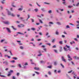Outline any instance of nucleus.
<instances>
[{
  "instance_id": "1",
  "label": "nucleus",
  "mask_w": 79,
  "mask_h": 79,
  "mask_svg": "<svg viewBox=\"0 0 79 79\" xmlns=\"http://www.w3.org/2000/svg\"><path fill=\"white\" fill-rule=\"evenodd\" d=\"M66 47H67L68 48H66L65 47L64 48V51H68V50H69V52H71V48H70V46H68V45H66L65 46Z\"/></svg>"
},
{
  "instance_id": "2",
  "label": "nucleus",
  "mask_w": 79,
  "mask_h": 79,
  "mask_svg": "<svg viewBox=\"0 0 79 79\" xmlns=\"http://www.w3.org/2000/svg\"><path fill=\"white\" fill-rule=\"evenodd\" d=\"M19 19L20 20H21L24 23L26 24V23L25 22V20L24 19V18L23 17H20Z\"/></svg>"
},
{
  "instance_id": "3",
  "label": "nucleus",
  "mask_w": 79,
  "mask_h": 79,
  "mask_svg": "<svg viewBox=\"0 0 79 79\" xmlns=\"http://www.w3.org/2000/svg\"><path fill=\"white\" fill-rule=\"evenodd\" d=\"M3 23H4L5 24H7V25H9L10 24V22L8 21H6V22L3 21Z\"/></svg>"
},
{
  "instance_id": "4",
  "label": "nucleus",
  "mask_w": 79,
  "mask_h": 79,
  "mask_svg": "<svg viewBox=\"0 0 79 79\" xmlns=\"http://www.w3.org/2000/svg\"><path fill=\"white\" fill-rule=\"evenodd\" d=\"M61 59H62V61H64V62L65 63L66 62V59H64V56H62Z\"/></svg>"
},
{
  "instance_id": "5",
  "label": "nucleus",
  "mask_w": 79,
  "mask_h": 79,
  "mask_svg": "<svg viewBox=\"0 0 79 79\" xmlns=\"http://www.w3.org/2000/svg\"><path fill=\"white\" fill-rule=\"evenodd\" d=\"M6 29L8 32L9 33H11V30H10V28L8 27H6Z\"/></svg>"
},
{
  "instance_id": "6",
  "label": "nucleus",
  "mask_w": 79,
  "mask_h": 79,
  "mask_svg": "<svg viewBox=\"0 0 79 79\" xmlns=\"http://www.w3.org/2000/svg\"><path fill=\"white\" fill-rule=\"evenodd\" d=\"M6 10H7L8 15H11V12H10V11H9L7 9H6Z\"/></svg>"
},
{
  "instance_id": "7",
  "label": "nucleus",
  "mask_w": 79,
  "mask_h": 79,
  "mask_svg": "<svg viewBox=\"0 0 79 79\" xmlns=\"http://www.w3.org/2000/svg\"><path fill=\"white\" fill-rule=\"evenodd\" d=\"M59 48H60L59 51L60 52H61L63 51V48L61 46H60L59 47Z\"/></svg>"
},
{
  "instance_id": "8",
  "label": "nucleus",
  "mask_w": 79,
  "mask_h": 79,
  "mask_svg": "<svg viewBox=\"0 0 79 79\" xmlns=\"http://www.w3.org/2000/svg\"><path fill=\"white\" fill-rule=\"evenodd\" d=\"M3 64H5V63L6 64V65H8V62L5 61L3 62Z\"/></svg>"
},
{
  "instance_id": "9",
  "label": "nucleus",
  "mask_w": 79,
  "mask_h": 79,
  "mask_svg": "<svg viewBox=\"0 0 79 79\" xmlns=\"http://www.w3.org/2000/svg\"><path fill=\"white\" fill-rule=\"evenodd\" d=\"M53 51L55 53H58V51L56 49H53Z\"/></svg>"
},
{
  "instance_id": "10",
  "label": "nucleus",
  "mask_w": 79,
  "mask_h": 79,
  "mask_svg": "<svg viewBox=\"0 0 79 79\" xmlns=\"http://www.w3.org/2000/svg\"><path fill=\"white\" fill-rule=\"evenodd\" d=\"M5 0H2V1H1V3L2 4H4L5 3Z\"/></svg>"
},
{
  "instance_id": "11",
  "label": "nucleus",
  "mask_w": 79,
  "mask_h": 79,
  "mask_svg": "<svg viewBox=\"0 0 79 79\" xmlns=\"http://www.w3.org/2000/svg\"><path fill=\"white\" fill-rule=\"evenodd\" d=\"M5 39H3L2 40H1V41H0V42L1 43H3V42L4 41H5Z\"/></svg>"
},
{
  "instance_id": "12",
  "label": "nucleus",
  "mask_w": 79,
  "mask_h": 79,
  "mask_svg": "<svg viewBox=\"0 0 79 79\" xmlns=\"http://www.w3.org/2000/svg\"><path fill=\"white\" fill-rule=\"evenodd\" d=\"M11 27L12 28H13V29L14 30H15V31H16V30H17V29H16V28H15V27H14L13 26H12Z\"/></svg>"
},
{
  "instance_id": "13",
  "label": "nucleus",
  "mask_w": 79,
  "mask_h": 79,
  "mask_svg": "<svg viewBox=\"0 0 79 79\" xmlns=\"http://www.w3.org/2000/svg\"><path fill=\"white\" fill-rule=\"evenodd\" d=\"M56 35H59L60 34H59V32H58L57 31H56Z\"/></svg>"
},
{
  "instance_id": "14",
  "label": "nucleus",
  "mask_w": 79,
  "mask_h": 79,
  "mask_svg": "<svg viewBox=\"0 0 79 79\" xmlns=\"http://www.w3.org/2000/svg\"><path fill=\"white\" fill-rule=\"evenodd\" d=\"M19 48H20V49H21V50H23L24 49V47H23V46H20Z\"/></svg>"
},
{
  "instance_id": "15",
  "label": "nucleus",
  "mask_w": 79,
  "mask_h": 79,
  "mask_svg": "<svg viewBox=\"0 0 79 79\" xmlns=\"http://www.w3.org/2000/svg\"><path fill=\"white\" fill-rule=\"evenodd\" d=\"M72 74H73L74 76H77V75L76 74V73L74 72H73Z\"/></svg>"
},
{
  "instance_id": "16",
  "label": "nucleus",
  "mask_w": 79,
  "mask_h": 79,
  "mask_svg": "<svg viewBox=\"0 0 79 79\" xmlns=\"http://www.w3.org/2000/svg\"><path fill=\"white\" fill-rule=\"evenodd\" d=\"M10 16H12V17H15V15L13 14V13H12L11 14Z\"/></svg>"
},
{
  "instance_id": "17",
  "label": "nucleus",
  "mask_w": 79,
  "mask_h": 79,
  "mask_svg": "<svg viewBox=\"0 0 79 79\" xmlns=\"http://www.w3.org/2000/svg\"><path fill=\"white\" fill-rule=\"evenodd\" d=\"M23 10V8H20L19 9H18V11H22Z\"/></svg>"
},
{
  "instance_id": "18",
  "label": "nucleus",
  "mask_w": 79,
  "mask_h": 79,
  "mask_svg": "<svg viewBox=\"0 0 79 79\" xmlns=\"http://www.w3.org/2000/svg\"><path fill=\"white\" fill-rule=\"evenodd\" d=\"M41 10L42 11H45V9H44V8H41Z\"/></svg>"
},
{
  "instance_id": "19",
  "label": "nucleus",
  "mask_w": 79,
  "mask_h": 79,
  "mask_svg": "<svg viewBox=\"0 0 79 79\" xmlns=\"http://www.w3.org/2000/svg\"><path fill=\"white\" fill-rule=\"evenodd\" d=\"M34 69H35V70H39V68H37V67H35Z\"/></svg>"
},
{
  "instance_id": "20",
  "label": "nucleus",
  "mask_w": 79,
  "mask_h": 79,
  "mask_svg": "<svg viewBox=\"0 0 79 79\" xmlns=\"http://www.w3.org/2000/svg\"><path fill=\"white\" fill-rule=\"evenodd\" d=\"M40 63L41 64L45 63V61H40Z\"/></svg>"
},
{
  "instance_id": "21",
  "label": "nucleus",
  "mask_w": 79,
  "mask_h": 79,
  "mask_svg": "<svg viewBox=\"0 0 79 79\" xmlns=\"http://www.w3.org/2000/svg\"><path fill=\"white\" fill-rule=\"evenodd\" d=\"M30 61H31V63L32 64H34V62L32 61V59L30 60Z\"/></svg>"
},
{
  "instance_id": "22",
  "label": "nucleus",
  "mask_w": 79,
  "mask_h": 79,
  "mask_svg": "<svg viewBox=\"0 0 79 79\" xmlns=\"http://www.w3.org/2000/svg\"><path fill=\"white\" fill-rule=\"evenodd\" d=\"M21 27H24L25 25H24L23 24H21L20 25Z\"/></svg>"
},
{
  "instance_id": "23",
  "label": "nucleus",
  "mask_w": 79,
  "mask_h": 79,
  "mask_svg": "<svg viewBox=\"0 0 79 79\" xmlns=\"http://www.w3.org/2000/svg\"><path fill=\"white\" fill-rule=\"evenodd\" d=\"M48 68H49V69H52V66H49L47 67Z\"/></svg>"
},
{
  "instance_id": "24",
  "label": "nucleus",
  "mask_w": 79,
  "mask_h": 79,
  "mask_svg": "<svg viewBox=\"0 0 79 79\" xmlns=\"http://www.w3.org/2000/svg\"><path fill=\"white\" fill-rule=\"evenodd\" d=\"M9 73H13V70H10V71L9 72H8Z\"/></svg>"
},
{
  "instance_id": "25",
  "label": "nucleus",
  "mask_w": 79,
  "mask_h": 79,
  "mask_svg": "<svg viewBox=\"0 0 79 79\" xmlns=\"http://www.w3.org/2000/svg\"><path fill=\"white\" fill-rule=\"evenodd\" d=\"M75 44V42L74 41H72V42H70V44L71 45H73V44Z\"/></svg>"
},
{
  "instance_id": "26",
  "label": "nucleus",
  "mask_w": 79,
  "mask_h": 79,
  "mask_svg": "<svg viewBox=\"0 0 79 79\" xmlns=\"http://www.w3.org/2000/svg\"><path fill=\"white\" fill-rule=\"evenodd\" d=\"M13 59L14 60H18V58L17 57H13Z\"/></svg>"
},
{
  "instance_id": "27",
  "label": "nucleus",
  "mask_w": 79,
  "mask_h": 79,
  "mask_svg": "<svg viewBox=\"0 0 79 79\" xmlns=\"http://www.w3.org/2000/svg\"><path fill=\"white\" fill-rule=\"evenodd\" d=\"M10 63H15V60H11V61H10Z\"/></svg>"
},
{
  "instance_id": "28",
  "label": "nucleus",
  "mask_w": 79,
  "mask_h": 79,
  "mask_svg": "<svg viewBox=\"0 0 79 79\" xmlns=\"http://www.w3.org/2000/svg\"><path fill=\"white\" fill-rule=\"evenodd\" d=\"M0 76L1 77H6V76H5L4 75H2L0 74Z\"/></svg>"
},
{
  "instance_id": "29",
  "label": "nucleus",
  "mask_w": 79,
  "mask_h": 79,
  "mask_svg": "<svg viewBox=\"0 0 79 79\" xmlns=\"http://www.w3.org/2000/svg\"><path fill=\"white\" fill-rule=\"evenodd\" d=\"M57 24H58V25H61V23L59 22H57Z\"/></svg>"
},
{
  "instance_id": "30",
  "label": "nucleus",
  "mask_w": 79,
  "mask_h": 79,
  "mask_svg": "<svg viewBox=\"0 0 79 79\" xmlns=\"http://www.w3.org/2000/svg\"><path fill=\"white\" fill-rule=\"evenodd\" d=\"M39 20L40 23H41V24H43V22H42V20H40V19H39Z\"/></svg>"
},
{
  "instance_id": "31",
  "label": "nucleus",
  "mask_w": 79,
  "mask_h": 79,
  "mask_svg": "<svg viewBox=\"0 0 79 79\" xmlns=\"http://www.w3.org/2000/svg\"><path fill=\"white\" fill-rule=\"evenodd\" d=\"M67 57L68 58H69V59L71 58V56H70L69 54L67 55Z\"/></svg>"
},
{
  "instance_id": "32",
  "label": "nucleus",
  "mask_w": 79,
  "mask_h": 79,
  "mask_svg": "<svg viewBox=\"0 0 79 79\" xmlns=\"http://www.w3.org/2000/svg\"><path fill=\"white\" fill-rule=\"evenodd\" d=\"M59 44H61V45H62V44H63V41H59Z\"/></svg>"
},
{
  "instance_id": "33",
  "label": "nucleus",
  "mask_w": 79,
  "mask_h": 79,
  "mask_svg": "<svg viewBox=\"0 0 79 79\" xmlns=\"http://www.w3.org/2000/svg\"><path fill=\"white\" fill-rule=\"evenodd\" d=\"M57 63H57V62H55L54 63V65H55V66H56V65H57Z\"/></svg>"
},
{
  "instance_id": "34",
  "label": "nucleus",
  "mask_w": 79,
  "mask_h": 79,
  "mask_svg": "<svg viewBox=\"0 0 79 79\" xmlns=\"http://www.w3.org/2000/svg\"><path fill=\"white\" fill-rule=\"evenodd\" d=\"M31 19V21L32 23H34V19Z\"/></svg>"
},
{
  "instance_id": "35",
  "label": "nucleus",
  "mask_w": 79,
  "mask_h": 79,
  "mask_svg": "<svg viewBox=\"0 0 79 79\" xmlns=\"http://www.w3.org/2000/svg\"><path fill=\"white\" fill-rule=\"evenodd\" d=\"M48 13L49 14H50V13H52V10H49L48 11Z\"/></svg>"
},
{
  "instance_id": "36",
  "label": "nucleus",
  "mask_w": 79,
  "mask_h": 79,
  "mask_svg": "<svg viewBox=\"0 0 79 79\" xmlns=\"http://www.w3.org/2000/svg\"><path fill=\"white\" fill-rule=\"evenodd\" d=\"M60 65H61V66L63 68H64V65H63V64H60Z\"/></svg>"
},
{
  "instance_id": "37",
  "label": "nucleus",
  "mask_w": 79,
  "mask_h": 79,
  "mask_svg": "<svg viewBox=\"0 0 79 79\" xmlns=\"http://www.w3.org/2000/svg\"><path fill=\"white\" fill-rule=\"evenodd\" d=\"M73 6H68V8H72V7H73Z\"/></svg>"
},
{
  "instance_id": "38",
  "label": "nucleus",
  "mask_w": 79,
  "mask_h": 79,
  "mask_svg": "<svg viewBox=\"0 0 79 79\" xmlns=\"http://www.w3.org/2000/svg\"><path fill=\"white\" fill-rule=\"evenodd\" d=\"M44 4H47V5H50V3L46 2H44Z\"/></svg>"
},
{
  "instance_id": "39",
  "label": "nucleus",
  "mask_w": 79,
  "mask_h": 79,
  "mask_svg": "<svg viewBox=\"0 0 79 79\" xmlns=\"http://www.w3.org/2000/svg\"><path fill=\"white\" fill-rule=\"evenodd\" d=\"M34 10L36 12H37L38 11V9H34Z\"/></svg>"
},
{
  "instance_id": "40",
  "label": "nucleus",
  "mask_w": 79,
  "mask_h": 79,
  "mask_svg": "<svg viewBox=\"0 0 79 79\" xmlns=\"http://www.w3.org/2000/svg\"><path fill=\"white\" fill-rule=\"evenodd\" d=\"M17 33V34H22V35H24V34L20 32H18Z\"/></svg>"
},
{
  "instance_id": "41",
  "label": "nucleus",
  "mask_w": 79,
  "mask_h": 79,
  "mask_svg": "<svg viewBox=\"0 0 79 79\" xmlns=\"http://www.w3.org/2000/svg\"><path fill=\"white\" fill-rule=\"evenodd\" d=\"M42 55V53H40V54L38 55V56H41Z\"/></svg>"
},
{
  "instance_id": "42",
  "label": "nucleus",
  "mask_w": 79,
  "mask_h": 79,
  "mask_svg": "<svg viewBox=\"0 0 79 79\" xmlns=\"http://www.w3.org/2000/svg\"><path fill=\"white\" fill-rule=\"evenodd\" d=\"M8 52H10V53L11 55L12 56H13V54L11 53V51H9Z\"/></svg>"
},
{
  "instance_id": "43",
  "label": "nucleus",
  "mask_w": 79,
  "mask_h": 79,
  "mask_svg": "<svg viewBox=\"0 0 79 79\" xmlns=\"http://www.w3.org/2000/svg\"><path fill=\"white\" fill-rule=\"evenodd\" d=\"M8 42L7 41H5L4 42L5 44H8Z\"/></svg>"
},
{
  "instance_id": "44",
  "label": "nucleus",
  "mask_w": 79,
  "mask_h": 79,
  "mask_svg": "<svg viewBox=\"0 0 79 79\" xmlns=\"http://www.w3.org/2000/svg\"><path fill=\"white\" fill-rule=\"evenodd\" d=\"M73 58L75 60H77V56H74L73 57Z\"/></svg>"
},
{
  "instance_id": "45",
  "label": "nucleus",
  "mask_w": 79,
  "mask_h": 79,
  "mask_svg": "<svg viewBox=\"0 0 79 79\" xmlns=\"http://www.w3.org/2000/svg\"><path fill=\"white\" fill-rule=\"evenodd\" d=\"M35 73H36V74H38V75H39L40 74L39 73L35 71Z\"/></svg>"
},
{
  "instance_id": "46",
  "label": "nucleus",
  "mask_w": 79,
  "mask_h": 79,
  "mask_svg": "<svg viewBox=\"0 0 79 79\" xmlns=\"http://www.w3.org/2000/svg\"><path fill=\"white\" fill-rule=\"evenodd\" d=\"M43 50L44 51V52H47V49H46V48H43Z\"/></svg>"
},
{
  "instance_id": "47",
  "label": "nucleus",
  "mask_w": 79,
  "mask_h": 79,
  "mask_svg": "<svg viewBox=\"0 0 79 79\" xmlns=\"http://www.w3.org/2000/svg\"><path fill=\"white\" fill-rule=\"evenodd\" d=\"M18 66L20 68H21L22 67L21 65V64H18Z\"/></svg>"
},
{
  "instance_id": "48",
  "label": "nucleus",
  "mask_w": 79,
  "mask_h": 79,
  "mask_svg": "<svg viewBox=\"0 0 79 79\" xmlns=\"http://www.w3.org/2000/svg\"><path fill=\"white\" fill-rule=\"evenodd\" d=\"M10 76H11V73H9L7 74V76L8 77H10Z\"/></svg>"
},
{
  "instance_id": "49",
  "label": "nucleus",
  "mask_w": 79,
  "mask_h": 79,
  "mask_svg": "<svg viewBox=\"0 0 79 79\" xmlns=\"http://www.w3.org/2000/svg\"><path fill=\"white\" fill-rule=\"evenodd\" d=\"M24 65H25V66H27V65H28V64L26 62L25 63V64H24Z\"/></svg>"
},
{
  "instance_id": "50",
  "label": "nucleus",
  "mask_w": 79,
  "mask_h": 79,
  "mask_svg": "<svg viewBox=\"0 0 79 79\" xmlns=\"http://www.w3.org/2000/svg\"><path fill=\"white\" fill-rule=\"evenodd\" d=\"M36 4L38 6H39V7H40V5H39V4H38V2L36 3Z\"/></svg>"
},
{
  "instance_id": "51",
  "label": "nucleus",
  "mask_w": 79,
  "mask_h": 79,
  "mask_svg": "<svg viewBox=\"0 0 79 79\" xmlns=\"http://www.w3.org/2000/svg\"><path fill=\"white\" fill-rule=\"evenodd\" d=\"M71 63H72V64L73 65H74V66H75V64L74 63V62L73 61H71Z\"/></svg>"
},
{
  "instance_id": "52",
  "label": "nucleus",
  "mask_w": 79,
  "mask_h": 79,
  "mask_svg": "<svg viewBox=\"0 0 79 79\" xmlns=\"http://www.w3.org/2000/svg\"><path fill=\"white\" fill-rule=\"evenodd\" d=\"M66 28H70V27H69V25H67L66 27Z\"/></svg>"
},
{
  "instance_id": "53",
  "label": "nucleus",
  "mask_w": 79,
  "mask_h": 79,
  "mask_svg": "<svg viewBox=\"0 0 79 79\" xmlns=\"http://www.w3.org/2000/svg\"><path fill=\"white\" fill-rule=\"evenodd\" d=\"M49 24H53V23L52 22H50Z\"/></svg>"
},
{
  "instance_id": "54",
  "label": "nucleus",
  "mask_w": 79,
  "mask_h": 79,
  "mask_svg": "<svg viewBox=\"0 0 79 79\" xmlns=\"http://www.w3.org/2000/svg\"><path fill=\"white\" fill-rule=\"evenodd\" d=\"M31 29L32 30V31H35V28H32Z\"/></svg>"
},
{
  "instance_id": "55",
  "label": "nucleus",
  "mask_w": 79,
  "mask_h": 79,
  "mask_svg": "<svg viewBox=\"0 0 79 79\" xmlns=\"http://www.w3.org/2000/svg\"><path fill=\"white\" fill-rule=\"evenodd\" d=\"M55 39H53L52 40V43H55Z\"/></svg>"
},
{
  "instance_id": "56",
  "label": "nucleus",
  "mask_w": 79,
  "mask_h": 79,
  "mask_svg": "<svg viewBox=\"0 0 79 79\" xmlns=\"http://www.w3.org/2000/svg\"><path fill=\"white\" fill-rule=\"evenodd\" d=\"M56 45H54L53 46V47H52V48H56Z\"/></svg>"
},
{
  "instance_id": "57",
  "label": "nucleus",
  "mask_w": 79,
  "mask_h": 79,
  "mask_svg": "<svg viewBox=\"0 0 79 79\" xmlns=\"http://www.w3.org/2000/svg\"><path fill=\"white\" fill-rule=\"evenodd\" d=\"M27 16H28V18H27L28 19H29V18H30V15H28Z\"/></svg>"
},
{
  "instance_id": "58",
  "label": "nucleus",
  "mask_w": 79,
  "mask_h": 79,
  "mask_svg": "<svg viewBox=\"0 0 79 79\" xmlns=\"http://www.w3.org/2000/svg\"><path fill=\"white\" fill-rule=\"evenodd\" d=\"M11 68H15V65H12L11 66Z\"/></svg>"
},
{
  "instance_id": "59",
  "label": "nucleus",
  "mask_w": 79,
  "mask_h": 79,
  "mask_svg": "<svg viewBox=\"0 0 79 79\" xmlns=\"http://www.w3.org/2000/svg\"><path fill=\"white\" fill-rule=\"evenodd\" d=\"M50 18H51V19H53V15H51L50 16Z\"/></svg>"
},
{
  "instance_id": "60",
  "label": "nucleus",
  "mask_w": 79,
  "mask_h": 79,
  "mask_svg": "<svg viewBox=\"0 0 79 79\" xmlns=\"http://www.w3.org/2000/svg\"><path fill=\"white\" fill-rule=\"evenodd\" d=\"M39 34L40 35H42V32H40L39 33Z\"/></svg>"
},
{
  "instance_id": "61",
  "label": "nucleus",
  "mask_w": 79,
  "mask_h": 79,
  "mask_svg": "<svg viewBox=\"0 0 79 79\" xmlns=\"http://www.w3.org/2000/svg\"><path fill=\"white\" fill-rule=\"evenodd\" d=\"M72 72L73 70H71V71L68 72V73H71Z\"/></svg>"
},
{
  "instance_id": "62",
  "label": "nucleus",
  "mask_w": 79,
  "mask_h": 79,
  "mask_svg": "<svg viewBox=\"0 0 79 79\" xmlns=\"http://www.w3.org/2000/svg\"><path fill=\"white\" fill-rule=\"evenodd\" d=\"M62 38H64V37H65V36L64 35H62Z\"/></svg>"
},
{
  "instance_id": "63",
  "label": "nucleus",
  "mask_w": 79,
  "mask_h": 79,
  "mask_svg": "<svg viewBox=\"0 0 79 79\" xmlns=\"http://www.w3.org/2000/svg\"><path fill=\"white\" fill-rule=\"evenodd\" d=\"M79 5V2H78V3H77V4L76 5V6H78Z\"/></svg>"
},
{
  "instance_id": "64",
  "label": "nucleus",
  "mask_w": 79,
  "mask_h": 79,
  "mask_svg": "<svg viewBox=\"0 0 79 79\" xmlns=\"http://www.w3.org/2000/svg\"><path fill=\"white\" fill-rule=\"evenodd\" d=\"M12 79H15V76H13L12 77Z\"/></svg>"
}]
</instances>
